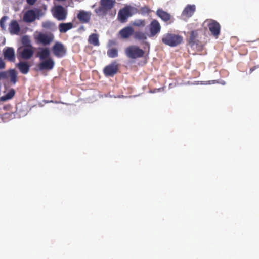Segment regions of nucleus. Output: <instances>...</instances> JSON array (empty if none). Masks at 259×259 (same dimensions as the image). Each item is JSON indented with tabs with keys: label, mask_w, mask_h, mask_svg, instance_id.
<instances>
[{
	"label": "nucleus",
	"mask_w": 259,
	"mask_h": 259,
	"mask_svg": "<svg viewBox=\"0 0 259 259\" xmlns=\"http://www.w3.org/2000/svg\"><path fill=\"white\" fill-rule=\"evenodd\" d=\"M35 42L44 46L49 45L54 40V36L51 32H39L34 36Z\"/></svg>",
	"instance_id": "nucleus-3"
},
{
	"label": "nucleus",
	"mask_w": 259,
	"mask_h": 259,
	"mask_svg": "<svg viewBox=\"0 0 259 259\" xmlns=\"http://www.w3.org/2000/svg\"><path fill=\"white\" fill-rule=\"evenodd\" d=\"M107 54L110 58L117 57L118 55V49L114 48L109 49L107 52Z\"/></svg>",
	"instance_id": "nucleus-28"
},
{
	"label": "nucleus",
	"mask_w": 259,
	"mask_h": 259,
	"mask_svg": "<svg viewBox=\"0 0 259 259\" xmlns=\"http://www.w3.org/2000/svg\"><path fill=\"white\" fill-rule=\"evenodd\" d=\"M55 65V62L52 58H49L47 59L41 60L37 64L38 69L41 71L44 70H51Z\"/></svg>",
	"instance_id": "nucleus-11"
},
{
	"label": "nucleus",
	"mask_w": 259,
	"mask_h": 259,
	"mask_svg": "<svg viewBox=\"0 0 259 259\" xmlns=\"http://www.w3.org/2000/svg\"><path fill=\"white\" fill-rule=\"evenodd\" d=\"M73 28V24L72 22L61 23L58 25V29L60 33H65Z\"/></svg>",
	"instance_id": "nucleus-20"
},
{
	"label": "nucleus",
	"mask_w": 259,
	"mask_h": 259,
	"mask_svg": "<svg viewBox=\"0 0 259 259\" xmlns=\"http://www.w3.org/2000/svg\"><path fill=\"white\" fill-rule=\"evenodd\" d=\"M150 34L149 37H153L158 34L161 30L160 23L156 20H153L149 26Z\"/></svg>",
	"instance_id": "nucleus-12"
},
{
	"label": "nucleus",
	"mask_w": 259,
	"mask_h": 259,
	"mask_svg": "<svg viewBox=\"0 0 259 259\" xmlns=\"http://www.w3.org/2000/svg\"><path fill=\"white\" fill-rule=\"evenodd\" d=\"M135 24L138 26H144L145 25V23L144 21H140L139 23H135Z\"/></svg>",
	"instance_id": "nucleus-34"
},
{
	"label": "nucleus",
	"mask_w": 259,
	"mask_h": 259,
	"mask_svg": "<svg viewBox=\"0 0 259 259\" xmlns=\"http://www.w3.org/2000/svg\"><path fill=\"white\" fill-rule=\"evenodd\" d=\"M207 23V27L211 32V34L216 38H218L221 31L220 24L214 20L207 19L204 22Z\"/></svg>",
	"instance_id": "nucleus-6"
},
{
	"label": "nucleus",
	"mask_w": 259,
	"mask_h": 259,
	"mask_svg": "<svg viewBox=\"0 0 259 259\" xmlns=\"http://www.w3.org/2000/svg\"><path fill=\"white\" fill-rule=\"evenodd\" d=\"M125 53L128 58L134 59L143 57L145 54L143 50L135 45L127 47L125 50Z\"/></svg>",
	"instance_id": "nucleus-4"
},
{
	"label": "nucleus",
	"mask_w": 259,
	"mask_h": 259,
	"mask_svg": "<svg viewBox=\"0 0 259 259\" xmlns=\"http://www.w3.org/2000/svg\"><path fill=\"white\" fill-rule=\"evenodd\" d=\"M22 43L23 46H28V47H29L30 46H32L29 37L26 35L22 37Z\"/></svg>",
	"instance_id": "nucleus-29"
},
{
	"label": "nucleus",
	"mask_w": 259,
	"mask_h": 259,
	"mask_svg": "<svg viewBox=\"0 0 259 259\" xmlns=\"http://www.w3.org/2000/svg\"><path fill=\"white\" fill-rule=\"evenodd\" d=\"M7 19V16H3L1 19H0V27L3 30L5 29V23L6 20Z\"/></svg>",
	"instance_id": "nucleus-30"
},
{
	"label": "nucleus",
	"mask_w": 259,
	"mask_h": 259,
	"mask_svg": "<svg viewBox=\"0 0 259 259\" xmlns=\"http://www.w3.org/2000/svg\"><path fill=\"white\" fill-rule=\"evenodd\" d=\"M134 29L132 27L127 26L120 30L119 33L121 38L125 39L129 38L134 34Z\"/></svg>",
	"instance_id": "nucleus-18"
},
{
	"label": "nucleus",
	"mask_w": 259,
	"mask_h": 259,
	"mask_svg": "<svg viewBox=\"0 0 259 259\" xmlns=\"http://www.w3.org/2000/svg\"><path fill=\"white\" fill-rule=\"evenodd\" d=\"M27 3L30 5H34L37 0H26Z\"/></svg>",
	"instance_id": "nucleus-35"
},
{
	"label": "nucleus",
	"mask_w": 259,
	"mask_h": 259,
	"mask_svg": "<svg viewBox=\"0 0 259 259\" xmlns=\"http://www.w3.org/2000/svg\"><path fill=\"white\" fill-rule=\"evenodd\" d=\"M35 19L36 14L33 10H29L27 11L23 16V20L25 22H32Z\"/></svg>",
	"instance_id": "nucleus-19"
},
{
	"label": "nucleus",
	"mask_w": 259,
	"mask_h": 259,
	"mask_svg": "<svg viewBox=\"0 0 259 259\" xmlns=\"http://www.w3.org/2000/svg\"><path fill=\"white\" fill-rule=\"evenodd\" d=\"M53 54L57 58H62L66 54L67 50L60 42H56L52 48Z\"/></svg>",
	"instance_id": "nucleus-8"
},
{
	"label": "nucleus",
	"mask_w": 259,
	"mask_h": 259,
	"mask_svg": "<svg viewBox=\"0 0 259 259\" xmlns=\"http://www.w3.org/2000/svg\"><path fill=\"white\" fill-rule=\"evenodd\" d=\"M67 10L63 6L58 5L54 8L53 16L59 21L65 20L67 16Z\"/></svg>",
	"instance_id": "nucleus-10"
},
{
	"label": "nucleus",
	"mask_w": 259,
	"mask_h": 259,
	"mask_svg": "<svg viewBox=\"0 0 259 259\" xmlns=\"http://www.w3.org/2000/svg\"><path fill=\"white\" fill-rule=\"evenodd\" d=\"M50 51L49 48L46 47H41L38 48V51L37 53L36 57L39 58L40 61L47 59L50 57Z\"/></svg>",
	"instance_id": "nucleus-16"
},
{
	"label": "nucleus",
	"mask_w": 259,
	"mask_h": 259,
	"mask_svg": "<svg viewBox=\"0 0 259 259\" xmlns=\"http://www.w3.org/2000/svg\"><path fill=\"white\" fill-rule=\"evenodd\" d=\"M255 69H256V67L255 66L251 67L250 69V73H252L254 70H255Z\"/></svg>",
	"instance_id": "nucleus-36"
},
{
	"label": "nucleus",
	"mask_w": 259,
	"mask_h": 259,
	"mask_svg": "<svg viewBox=\"0 0 259 259\" xmlns=\"http://www.w3.org/2000/svg\"><path fill=\"white\" fill-rule=\"evenodd\" d=\"M156 14L165 22L168 21L170 20L171 18L170 15L167 12L163 11L162 9H158L156 12Z\"/></svg>",
	"instance_id": "nucleus-22"
},
{
	"label": "nucleus",
	"mask_w": 259,
	"mask_h": 259,
	"mask_svg": "<svg viewBox=\"0 0 259 259\" xmlns=\"http://www.w3.org/2000/svg\"><path fill=\"white\" fill-rule=\"evenodd\" d=\"M34 51L32 46H22L17 49V57L19 60H29L33 55Z\"/></svg>",
	"instance_id": "nucleus-5"
},
{
	"label": "nucleus",
	"mask_w": 259,
	"mask_h": 259,
	"mask_svg": "<svg viewBox=\"0 0 259 259\" xmlns=\"http://www.w3.org/2000/svg\"><path fill=\"white\" fill-rule=\"evenodd\" d=\"M134 37L139 40H144L147 39V36L144 32L140 31L134 32Z\"/></svg>",
	"instance_id": "nucleus-26"
},
{
	"label": "nucleus",
	"mask_w": 259,
	"mask_h": 259,
	"mask_svg": "<svg viewBox=\"0 0 259 259\" xmlns=\"http://www.w3.org/2000/svg\"><path fill=\"white\" fill-rule=\"evenodd\" d=\"M131 16L130 10L128 8H124L119 10L118 18L121 22L123 23L126 22L127 18Z\"/></svg>",
	"instance_id": "nucleus-15"
},
{
	"label": "nucleus",
	"mask_w": 259,
	"mask_h": 259,
	"mask_svg": "<svg viewBox=\"0 0 259 259\" xmlns=\"http://www.w3.org/2000/svg\"><path fill=\"white\" fill-rule=\"evenodd\" d=\"M15 91L13 89H11L9 90L5 95L0 97V101L5 102L7 100L12 99L15 95Z\"/></svg>",
	"instance_id": "nucleus-24"
},
{
	"label": "nucleus",
	"mask_w": 259,
	"mask_h": 259,
	"mask_svg": "<svg viewBox=\"0 0 259 259\" xmlns=\"http://www.w3.org/2000/svg\"><path fill=\"white\" fill-rule=\"evenodd\" d=\"M211 81L212 83H215V82H217L216 80H212Z\"/></svg>",
	"instance_id": "nucleus-38"
},
{
	"label": "nucleus",
	"mask_w": 259,
	"mask_h": 259,
	"mask_svg": "<svg viewBox=\"0 0 259 259\" xmlns=\"http://www.w3.org/2000/svg\"><path fill=\"white\" fill-rule=\"evenodd\" d=\"M198 33L197 30L191 31L190 36L188 39V42L191 48H194L197 50H201L203 46L201 42L198 39Z\"/></svg>",
	"instance_id": "nucleus-7"
},
{
	"label": "nucleus",
	"mask_w": 259,
	"mask_h": 259,
	"mask_svg": "<svg viewBox=\"0 0 259 259\" xmlns=\"http://www.w3.org/2000/svg\"><path fill=\"white\" fill-rule=\"evenodd\" d=\"M144 44L147 46L148 50H149L150 49V44L148 42H145Z\"/></svg>",
	"instance_id": "nucleus-37"
},
{
	"label": "nucleus",
	"mask_w": 259,
	"mask_h": 259,
	"mask_svg": "<svg viewBox=\"0 0 259 259\" xmlns=\"http://www.w3.org/2000/svg\"><path fill=\"white\" fill-rule=\"evenodd\" d=\"M115 3L114 0H101L100 6L95 9L94 12L99 17H104L113 7Z\"/></svg>",
	"instance_id": "nucleus-2"
},
{
	"label": "nucleus",
	"mask_w": 259,
	"mask_h": 259,
	"mask_svg": "<svg viewBox=\"0 0 259 259\" xmlns=\"http://www.w3.org/2000/svg\"><path fill=\"white\" fill-rule=\"evenodd\" d=\"M9 74L10 77V81L15 84L17 81V75L16 71L14 69H11L9 71Z\"/></svg>",
	"instance_id": "nucleus-27"
},
{
	"label": "nucleus",
	"mask_w": 259,
	"mask_h": 259,
	"mask_svg": "<svg viewBox=\"0 0 259 259\" xmlns=\"http://www.w3.org/2000/svg\"><path fill=\"white\" fill-rule=\"evenodd\" d=\"M5 67V63L3 59L0 57V69H2Z\"/></svg>",
	"instance_id": "nucleus-33"
},
{
	"label": "nucleus",
	"mask_w": 259,
	"mask_h": 259,
	"mask_svg": "<svg viewBox=\"0 0 259 259\" xmlns=\"http://www.w3.org/2000/svg\"><path fill=\"white\" fill-rule=\"evenodd\" d=\"M118 71V64L114 61L107 65L103 69V73L107 77H113Z\"/></svg>",
	"instance_id": "nucleus-9"
},
{
	"label": "nucleus",
	"mask_w": 259,
	"mask_h": 259,
	"mask_svg": "<svg viewBox=\"0 0 259 259\" xmlns=\"http://www.w3.org/2000/svg\"><path fill=\"white\" fill-rule=\"evenodd\" d=\"M183 40L182 36L172 33H167L163 35L161 41L163 44L171 47L177 46Z\"/></svg>",
	"instance_id": "nucleus-1"
},
{
	"label": "nucleus",
	"mask_w": 259,
	"mask_h": 259,
	"mask_svg": "<svg viewBox=\"0 0 259 259\" xmlns=\"http://www.w3.org/2000/svg\"><path fill=\"white\" fill-rule=\"evenodd\" d=\"M53 25V23L51 22H46L43 23L42 26L45 28H51Z\"/></svg>",
	"instance_id": "nucleus-32"
},
{
	"label": "nucleus",
	"mask_w": 259,
	"mask_h": 259,
	"mask_svg": "<svg viewBox=\"0 0 259 259\" xmlns=\"http://www.w3.org/2000/svg\"><path fill=\"white\" fill-rule=\"evenodd\" d=\"M88 42L95 46L99 45L98 35L95 33L91 34L88 38Z\"/></svg>",
	"instance_id": "nucleus-25"
},
{
	"label": "nucleus",
	"mask_w": 259,
	"mask_h": 259,
	"mask_svg": "<svg viewBox=\"0 0 259 259\" xmlns=\"http://www.w3.org/2000/svg\"><path fill=\"white\" fill-rule=\"evenodd\" d=\"M9 30L11 34H18L20 30V26L16 20L11 21L9 25Z\"/></svg>",
	"instance_id": "nucleus-21"
},
{
	"label": "nucleus",
	"mask_w": 259,
	"mask_h": 259,
	"mask_svg": "<svg viewBox=\"0 0 259 259\" xmlns=\"http://www.w3.org/2000/svg\"><path fill=\"white\" fill-rule=\"evenodd\" d=\"M91 17L90 12L80 11L77 14V18L81 23H88L90 22Z\"/></svg>",
	"instance_id": "nucleus-14"
},
{
	"label": "nucleus",
	"mask_w": 259,
	"mask_h": 259,
	"mask_svg": "<svg viewBox=\"0 0 259 259\" xmlns=\"http://www.w3.org/2000/svg\"><path fill=\"white\" fill-rule=\"evenodd\" d=\"M8 77V73L6 71H3L0 72V80L5 79Z\"/></svg>",
	"instance_id": "nucleus-31"
},
{
	"label": "nucleus",
	"mask_w": 259,
	"mask_h": 259,
	"mask_svg": "<svg viewBox=\"0 0 259 259\" xmlns=\"http://www.w3.org/2000/svg\"><path fill=\"white\" fill-rule=\"evenodd\" d=\"M196 10L194 5H188L184 9L182 16L185 18H189L192 16Z\"/></svg>",
	"instance_id": "nucleus-17"
},
{
	"label": "nucleus",
	"mask_w": 259,
	"mask_h": 259,
	"mask_svg": "<svg viewBox=\"0 0 259 259\" xmlns=\"http://www.w3.org/2000/svg\"><path fill=\"white\" fill-rule=\"evenodd\" d=\"M4 58L10 62H14L15 60V51L13 48L7 47L3 50Z\"/></svg>",
	"instance_id": "nucleus-13"
},
{
	"label": "nucleus",
	"mask_w": 259,
	"mask_h": 259,
	"mask_svg": "<svg viewBox=\"0 0 259 259\" xmlns=\"http://www.w3.org/2000/svg\"><path fill=\"white\" fill-rule=\"evenodd\" d=\"M17 67L20 71L24 74H27L30 69V65L26 62H20L17 64Z\"/></svg>",
	"instance_id": "nucleus-23"
}]
</instances>
